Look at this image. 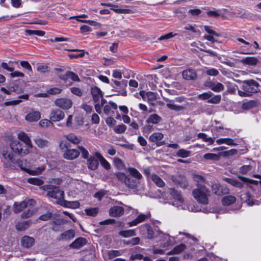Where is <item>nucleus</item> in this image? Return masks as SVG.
<instances>
[{"label":"nucleus","mask_w":261,"mask_h":261,"mask_svg":"<svg viewBox=\"0 0 261 261\" xmlns=\"http://www.w3.org/2000/svg\"><path fill=\"white\" fill-rule=\"evenodd\" d=\"M10 146L14 152L20 156H24L29 153L28 147L19 140H13Z\"/></svg>","instance_id":"nucleus-2"},{"label":"nucleus","mask_w":261,"mask_h":261,"mask_svg":"<svg viewBox=\"0 0 261 261\" xmlns=\"http://www.w3.org/2000/svg\"><path fill=\"white\" fill-rule=\"evenodd\" d=\"M87 240L82 237L75 239L69 245V247L72 249H80L87 244Z\"/></svg>","instance_id":"nucleus-16"},{"label":"nucleus","mask_w":261,"mask_h":261,"mask_svg":"<svg viewBox=\"0 0 261 261\" xmlns=\"http://www.w3.org/2000/svg\"><path fill=\"white\" fill-rule=\"evenodd\" d=\"M113 83L115 85L114 87L119 92V94L123 96H126L127 95V92L125 89L127 85V81L124 80L121 81L114 80Z\"/></svg>","instance_id":"nucleus-7"},{"label":"nucleus","mask_w":261,"mask_h":261,"mask_svg":"<svg viewBox=\"0 0 261 261\" xmlns=\"http://www.w3.org/2000/svg\"><path fill=\"white\" fill-rule=\"evenodd\" d=\"M35 239L28 236L22 237L20 240L21 245L25 248H31L35 244Z\"/></svg>","instance_id":"nucleus-14"},{"label":"nucleus","mask_w":261,"mask_h":261,"mask_svg":"<svg viewBox=\"0 0 261 261\" xmlns=\"http://www.w3.org/2000/svg\"><path fill=\"white\" fill-rule=\"evenodd\" d=\"M238 16L242 19H247L250 20L254 19L256 17V15H254L252 13L243 10H239L237 12Z\"/></svg>","instance_id":"nucleus-21"},{"label":"nucleus","mask_w":261,"mask_h":261,"mask_svg":"<svg viewBox=\"0 0 261 261\" xmlns=\"http://www.w3.org/2000/svg\"><path fill=\"white\" fill-rule=\"evenodd\" d=\"M259 84L253 80H245L243 82L242 89L251 96L259 91Z\"/></svg>","instance_id":"nucleus-4"},{"label":"nucleus","mask_w":261,"mask_h":261,"mask_svg":"<svg viewBox=\"0 0 261 261\" xmlns=\"http://www.w3.org/2000/svg\"><path fill=\"white\" fill-rule=\"evenodd\" d=\"M28 207V202L23 201L21 202H15L13 205V211L15 213L18 214L22 212L24 208Z\"/></svg>","instance_id":"nucleus-22"},{"label":"nucleus","mask_w":261,"mask_h":261,"mask_svg":"<svg viewBox=\"0 0 261 261\" xmlns=\"http://www.w3.org/2000/svg\"><path fill=\"white\" fill-rule=\"evenodd\" d=\"M186 248V246L184 244H180L176 246L174 248V251L176 254H179L183 251Z\"/></svg>","instance_id":"nucleus-60"},{"label":"nucleus","mask_w":261,"mask_h":261,"mask_svg":"<svg viewBox=\"0 0 261 261\" xmlns=\"http://www.w3.org/2000/svg\"><path fill=\"white\" fill-rule=\"evenodd\" d=\"M166 106L168 109L175 111H180L185 109L184 107L177 105L175 102L167 103Z\"/></svg>","instance_id":"nucleus-39"},{"label":"nucleus","mask_w":261,"mask_h":261,"mask_svg":"<svg viewBox=\"0 0 261 261\" xmlns=\"http://www.w3.org/2000/svg\"><path fill=\"white\" fill-rule=\"evenodd\" d=\"M124 212L123 207L119 206H114L109 211V215L114 217H120L124 214Z\"/></svg>","instance_id":"nucleus-15"},{"label":"nucleus","mask_w":261,"mask_h":261,"mask_svg":"<svg viewBox=\"0 0 261 261\" xmlns=\"http://www.w3.org/2000/svg\"><path fill=\"white\" fill-rule=\"evenodd\" d=\"M25 34L29 36L37 35L39 36H43L45 34V32L44 31L40 30H25Z\"/></svg>","instance_id":"nucleus-38"},{"label":"nucleus","mask_w":261,"mask_h":261,"mask_svg":"<svg viewBox=\"0 0 261 261\" xmlns=\"http://www.w3.org/2000/svg\"><path fill=\"white\" fill-rule=\"evenodd\" d=\"M162 120V118L157 114H154L150 115L146 120V122L148 124H158Z\"/></svg>","instance_id":"nucleus-32"},{"label":"nucleus","mask_w":261,"mask_h":261,"mask_svg":"<svg viewBox=\"0 0 261 261\" xmlns=\"http://www.w3.org/2000/svg\"><path fill=\"white\" fill-rule=\"evenodd\" d=\"M163 137L164 135L163 134L161 133H155L150 136L149 141L155 143L157 146H161L164 144V142H160Z\"/></svg>","instance_id":"nucleus-17"},{"label":"nucleus","mask_w":261,"mask_h":261,"mask_svg":"<svg viewBox=\"0 0 261 261\" xmlns=\"http://www.w3.org/2000/svg\"><path fill=\"white\" fill-rule=\"evenodd\" d=\"M116 110L117 109V105L114 102H109V105H107L104 106L103 111L106 115H109L111 109Z\"/></svg>","instance_id":"nucleus-37"},{"label":"nucleus","mask_w":261,"mask_h":261,"mask_svg":"<svg viewBox=\"0 0 261 261\" xmlns=\"http://www.w3.org/2000/svg\"><path fill=\"white\" fill-rule=\"evenodd\" d=\"M50 67L47 65L40 64L37 67L38 71L41 73L48 72L50 70Z\"/></svg>","instance_id":"nucleus-52"},{"label":"nucleus","mask_w":261,"mask_h":261,"mask_svg":"<svg viewBox=\"0 0 261 261\" xmlns=\"http://www.w3.org/2000/svg\"><path fill=\"white\" fill-rule=\"evenodd\" d=\"M34 141L36 145L40 148H43L47 145L48 141L46 140L42 139L40 138L37 137Z\"/></svg>","instance_id":"nucleus-46"},{"label":"nucleus","mask_w":261,"mask_h":261,"mask_svg":"<svg viewBox=\"0 0 261 261\" xmlns=\"http://www.w3.org/2000/svg\"><path fill=\"white\" fill-rule=\"evenodd\" d=\"M41 117V114L39 111H32L28 114L25 119L30 122L38 121Z\"/></svg>","instance_id":"nucleus-25"},{"label":"nucleus","mask_w":261,"mask_h":261,"mask_svg":"<svg viewBox=\"0 0 261 261\" xmlns=\"http://www.w3.org/2000/svg\"><path fill=\"white\" fill-rule=\"evenodd\" d=\"M236 201V198L232 195H227L223 197L221 199L222 204L225 206H229Z\"/></svg>","instance_id":"nucleus-28"},{"label":"nucleus","mask_w":261,"mask_h":261,"mask_svg":"<svg viewBox=\"0 0 261 261\" xmlns=\"http://www.w3.org/2000/svg\"><path fill=\"white\" fill-rule=\"evenodd\" d=\"M65 138L67 140L75 144H77L81 141V138L72 134L66 135Z\"/></svg>","instance_id":"nucleus-36"},{"label":"nucleus","mask_w":261,"mask_h":261,"mask_svg":"<svg viewBox=\"0 0 261 261\" xmlns=\"http://www.w3.org/2000/svg\"><path fill=\"white\" fill-rule=\"evenodd\" d=\"M85 212L87 215L94 217L98 213V209L97 208L86 209Z\"/></svg>","instance_id":"nucleus-61"},{"label":"nucleus","mask_w":261,"mask_h":261,"mask_svg":"<svg viewBox=\"0 0 261 261\" xmlns=\"http://www.w3.org/2000/svg\"><path fill=\"white\" fill-rule=\"evenodd\" d=\"M195 199L200 203L207 204L208 202V197L210 196V191L206 187L198 188L192 192Z\"/></svg>","instance_id":"nucleus-1"},{"label":"nucleus","mask_w":261,"mask_h":261,"mask_svg":"<svg viewBox=\"0 0 261 261\" xmlns=\"http://www.w3.org/2000/svg\"><path fill=\"white\" fill-rule=\"evenodd\" d=\"M119 234L123 237L128 238L136 236V232L135 229H128L120 231Z\"/></svg>","instance_id":"nucleus-35"},{"label":"nucleus","mask_w":261,"mask_h":261,"mask_svg":"<svg viewBox=\"0 0 261 261\" xmlns=\"http://www.w3.org/2000/svg\"><path fill=\"white\" fill-rule=\"evenodd\" d=\"M28 181L31 184L38 186L41 185L43 183V180L37 178H29L28 179Z\"/></svg>","instance_id":"nucleus-56"},{"label":"nucleus","mask_w":261,"mask_h":261,"mask_svg":"<svg viewBox=\"0 0 261 261\" xmlns=\"http://www.w3.org/2000/svg\"><path fill=\"white\" fill-rule=\"evenodd\" d=\"M140 239L139 237L133 238L129 240H123V243L125 245H131L132 246L137 245L139 243Z\"/></svg>","instance_id":"nucleus-47"},{"label":"nucleus","mask_w":261,"mask_h":261,"mask_svg":"<svg viewBox=\"0 0 261 261\" xmlns=\"http://www.w3.org/2000/svg\"><path fill=\"white\" fill-rule=\"evenodd\" d=\"M150 178L154 184L159 187H163L165 185V183L163 179L160 176L155 174H151Z\"/></svg>","instance_id":"nucleus-30"},{"label":"nucleus","mask_w":261,"mask_h":261,"mask_svg":"<svg viewBox=\"0 0 261 261\" xmlns=\"http://www.w3.org/2000/svg\"><path fill=\"white\" fill-rule=\"evenodd\" d=\"M43 189L47 191V196L55 199H62L64 197V192L60 189L59 187L51 185L44 186Z\"/></svg>","instance_id":"nucleus-3"},{"label":"nucleus","mask_w":261,"mask_h":261,"mask_svg":"<svg viewBox=\"0 0 261 261\" xmlns=\"http://www.w3.org/2000/svg\"><path fill=\"white\" fill-rule=\"evenodd\" d=\"M148 101H153L157 99L156 94L152 92H148L146 93Z\"/></svg>","instance_id":"nucleus-63"},{"label":"nucleus","mask_w":261,"mask_h":261,"mask_svg":"<svg viewBox=\"0 0 261 261\" xmlns=\"http://www.w3.org/2000/svg\"><path fill=\"white\" fill-rule=\"evenodd\" d=\"M78 150L80 151V153H81V156L84 159H87L89 158V153L87 149H86L83 146H77Z\"/></svg>","instance_id":"nucleus-43"},{"label":"nucleus","mask_w":261,"mask_h":261,"mask_svg":"<svg viewBox=\"0 0 261 261\" xmlns=\"http://www.w3.org/2000/svg\"><path fill=\"white\" fill-rule=\"evenodd\" d=\"M65 114L64 111L59 109H54L50 111L49 118L53 122H58L65 118Z\"/></svg>","instance_id":"nucleus-6"},{"label":"nucleus","mask_w":261,"mask_h":261,"mask_svg":"<svg viewBox=\"0 0 261 261\" xmlns=\"http://www.w3.org/2000/svg\"><path fill=\"white\" fill-rule=\"evenodd\" d=\"M95 155L98 159L101 166L106 170L110 169L111 166L109 162L103 157V156L98 152H95Z\"/></svg>","instance_id":"nucleus-29"},{"label":"nucleus","mask_w":261,"mask_h":261,"mask_svg":"<svg viewBox=\"0 0 261 261\" xmlns=\"http://www.w3.org/2000/svg\"><path fill=\"white\" fill-rule=\"evenodd\" d=\"M197 137L199 138L202 139L205 142H208L211 144H213L214 142V140L213 138L211 137L208 138L207 135L204 133H199L197 135Z\"/></svg>","instance_id":"nucleus-50"},{"label":"nucleus","mask_w":261,"mask_h":261,"mask_svg":"<svg viewBox=\"0 0 261 261\" xmlns=\"http://www.w3.org/2000/svg\"><path fill=\"white\" fill-rule=\"evenodd\" d=\"M34 213L33 210H28L27 211L23 212L21 215L22 219H28L32 217Z\"/></svg>","instance_id":"nucleus-62"},{"label":"nucleus","mask_w":261,"mask_h":261,"mask_svg":"<svg viewBox=\"0 0 261 261\" xmlns=\"http://www.w3.org/2000/svg\"><path fill=\"white\" fill-rule=\"evenodd\" d=\"M31 224V220L18 222L15 225V228L18 231H24L30 227Z\"/></svg>","instance_id":"nucleus-24"},{"label":"nucleus","mask_w":261,"mask_h":261,"mask_svg":"<svg viewBox=\"0 0 261 261\" xmlns=\"http://www.w3.org/2000/svg\"><path fill=\"white\" fill-rule=\"evenodd\" d=\"M143 227L147 230V238L149 239H152L154 232L151 226L148 224H145L143 226Z\"/></svg>","instance_id":"nucleus-54"},{"label":"nucleus","mask_w":261,"mask_h":261,"mask_svg":"<svg viewBox=\"0 0 261 261\" xmlns=\"http://www.w3.org/2000/svg\"><path fill=\"white\" fill-rule=\"evenodd\" d=\"M122 253V251L120 250H111L108 252V257L109 259H113L116 256L121 255Z\"/></svg>","instance_id":"nucleus-55"},{"label":"nucleus","mask_w":261,"mask_h":261,"mask_svg":"<svg viewBox=\"0 0 261 261\" xmlns=\"http://www.w3.org/2000/svg\"><path fill=\"white\" fill-rule=\"evenodd\" d=\"M53 121H51V120L50 119H42L40 121L39 125L41 127H44V128L53 127L54 124H53Z\"/></svg>","instance_id":"nucleus-40"},{"label":"nucleus","mask_w":261,"mask_h":261,"mask_svg":"<svg viewBox=\"0 0 261 261\" xmlns=\"http://www.w3.org/2000/svg\"><path fill=\"white\" fill-rule=\"evenodd\" d=\"M259 62L257 58L253 57H248L240 60V62L244 65L255 66Z\"/></svg>","instance_id":"nucleus-26"},{"label":"nucleus","mask_w":261,"mask_h":261,"mask_svg":"<svg viewBox=\"0 0 261 261\" xmlns=\"http://www.w3.org/2000/svg\"><path fill=\"white\" fill-rule=\"evenodd\" d=\"M252 169V166L250 165H244L240 168L239 172L243 174H245L250 171Z\"/></svg>","instance_id":"nucleus-57"},{"label":"nucleus","mask_w":261,"mask_h":261,"mask_svg":"<svg viewBox=\"0 0 261 261\" xmlns=\"http://www.w3.org/2000/svg\"><path fill=\"white\" fill-rule=\"evenodd\" d=\"M169 193L173 199L175 200L179 201V202H182L184 200L180 195V194L174 189L171 188L169 189Z\"/></svg>","instance_id":"nucleus-31"},{"label":"nucleus","mask_w":261,"mask_h":261,"mask_svg":"<svg viewBox=\"0 0 261 261\" xmlns=\"http://www.w3.org/2000/svg\"><path fill=\"white\" fill-rule=\"evenodd\" d=\"M171 179L174 183L179 185L180 187L182 188H188L189 186L188 181H187L186 178L184 176H172Z\"/></svg>","instance_id":"nucleus-9"},{"label":"nucleus","mask_w":261,"mask_h":261,"mask_svg":"<svg viewBox=\"0 0 261 261\" xmlns=\"http://www.w3.org/2000/svg\"><path fill=\"white\" fill-rule=\"evenodd\" d=\"M80 205V203L77 201H66L64 206L67 207L76 208H78Z\"/></svg>","instance_id":"nucleus-51"},{"label":"nucleus","mask_w":261,"mask_h":261,"mask_svg":"<svg viewBox=\"0 0 261 261\" xmlns=\"http://www.w3.org/2000/svg\"><path fill=\"white\" fill-rule=\"evenodd\" d=\"M87 17H88L87 15H86L85 14H83L81 15L75 16L72 18L75 19L77 21L82 22L89 23V24H90L91 25H93L94 23H96V22L94 21L86 20H83V19H80L81 18H87Z\"/></svg>","instance_id":"nucleus-45"},{"label":"nucleus","mask_w":261,"mask_h":261,"mask_svg":"<svg viewBox=\"0 0 261 261\" xmlns=\"http://www.w3.org/2000/svg\"><path fill=\"white\" fill-rule=\"evenodd\" d=\"M0 154L1 155L2 161L5 167L9 168L11 167L12 164L15 163L13 155L12 153L8 152V148L7 147H3L1 148Z\"/></svg>","instance_id":"nucleus-5"},{"label":"nucleus","mask_w":261,"mask_h":261,"mask_svg":"<svg viewBox=\"0 0 261 261\" xmlns=\"http://www.w3.org/2000/svg\"><path fill=\"white\" fill-rule=\"evenodd\" d=\"M184 79L187 80H195L197 78V74L195 70L189 69L185 70L182 73Z\"/></svg>","instance_id":"nucleus-19"},{"label":"nucleus","mask_w":261,"mask_h":261,"mask_svg":"<svg viewBox=\"0 0 261 261\" xmlns=\"http://www.w3.org/2000/svg\"><path fill=\"white\" fill-rule=\"evenodd\" d=\"M224 89V85L219 82L214 83L213 86L212 87V90L216 92H220Z\"/></svg>","instance_id":"nucleus-44"},{"label":"nucleus","mask_w":261,"mask_h":261,"mask_svg":"<svg viewBox=\"0 0 261 261\" xmlns=\"http://www.w3.org/2000/svg\"><path fill=\"white\" fill-rule=\"evenodd\" d=\"M91 93L93 101L95 102L98 101L101 98H103V94L101 90L97 87H94L91 89Z\"/></svg>","instance_id":"nucleus-18"},{"label":"nucleus","mask_w":261,"mask_h":261,"mask_svg":"<svg viewBox=\"0 0 261 261\" xmlns=\"http://www.w3.org/2000/svg\"><path fill=\"white\" fill-rule=\"evenodd\" d=\"M18 138L19 140L23 142L24 145L30 148L33 147V145L30 138L27 134L24 132H20L18 134Z\"/></svg>","instance_id":"nucleus-20"},{"label":"nucleus","mask_w":261,"mask_h":261,"mask_svg":"<svg viewBox=\"0 0 261 261\" xmlns=\"http://www.w3.org/2000/svg\"><path fill=\"white\" fill-rule=\"evenodd\" d=\"M55 105L63 110H68L71 108L72 102L67 98H61L55 100Z\"/></svg>","instance_id":"nucleus-8"},{"label":"nucleus","mask_w":261,"mask_h":261,"mask_svg":"<svg viewBox=\"0 0 261 261\" xmlns=\"http://www.w3.org/2000/svg\"><path fill=\"white\" fill-rule=\"evenodd\" d=\"M67 75H68V78L71 79L74 82H80V79L78 75L71 71H67Z\"/></svg>","instance_id":"nucleus-64"},{"label":"nucleus","mask_w":261,"mask_h":261,"mask_svg":"<svg viewBox=\"0 0 261 261\" xmlns=\"http://www.w3.org/2000/svg\"><path fill=\"white\" fill-rule=\"evenodd\" d=\"M80 155V151L76 149H67L63 153V157L68 160L76 159Z\"/></svg>","instance_id":"nucleus-11"},{"label":"nucleus","mask_w":261,"mask_h":261,"mask_svg":"<svg viewBox=\"0 0 261 261\" xmlns=\"http://www.w3.org/2000/svg\"><path fill=\"white\" fill-rule=\"evenodd\" d=\"M128 170L132 176L137 179L139 180L142 178V175L136 169L134 168H128Z\"/></svg>","instance_id":"nucleus-41"},{"label":"nucleus","mask_w":261,"mask_h":261,"mask_svg":"<svg viewBox=\"0 0 261 261\" xmlns=\"http://www.w3.org/2000/svg\"><path fill=\"white\" fill-rule=\"evenodd\" d=\"M98 159L95 155V152L92 155L90 156L87 159V165L89 169L91 170H96L99 166Z\"/></svg>","instance_id":"nucleus-10"},{"label":"nucleus","mask_w":261,"mask_h":261,"mask_svg":"<svg viewBox=\"0 0 261 261\" xmlns=\"http://www.w3.org/2000/svg\"><path fill=\"white\" fill-rule=\"evenodd\" d=\"M238 152V151L236 149H231L229 150L224 151L220 152V156H224V157H227L229 156H231L233 155H234L237 154Z\"/></svg>","instance_id":"nucleus-48"},{"label":"nucleus","mask_w":261,"mask_h":261,"mask_svg":"<svg viewBox=\"0 0 261 261\" xmlns=\"http://www.w3.org/2000/svg\"><path fill=\"white\" fill-rule=\"evenodd\" d=\"M190 151L185 150L184 149H180L178 150L176 152V155L181 158H187L188 157L190 154Z\"/></svg>","instance_id":"nucleus-49"},{"label":"nucleus","mask_w":261,"mask_h":261,"mask_svg":"<svg viewBox=\"0 0 261 261\" xmlns=\"http://www.w3.org/2000/svg\"><path fill=\"white\" fill-rule=\"evenodd\" d=\"M192 178L194 181L196 182V185L197 187V188L205 187L204 186L205 182V179L202 176L196 174H193L192 175Z\"/></svg>","instance_id":"nucleus-27"},{"label":"nucleus","mask_w":261,"mask_h":261,"mask_svg":"<svg viewBox=\"0 0 261 261\" xmlns=\"http://www.w3.org/2000/svg\"><path fill=\"white\" fill-rule=\"evenodd\" d=\"M212 191L216 195H221L227 194L229 192V190L219 184H214L212 186Z\"/></svg>","instance_id":"nucleus-13"},{"label":"nucleus","mask_w":261,"mask_h":261,"mask_svg":"<svg viewBox=\"0 0 261 261\" xmlns=\"http://www.w3.org/2000/svg\"><path fill=\"white\" fill-rule=\"evenodd\" d=\"M124 184L128 188L134 189L137 186L138 182L137 179H134L132 177L128 176Z\"/></svg>","instance_id":"nucleus-34"},{"label":"nucleus","mask_w":261,"mask_h":261,"mask_svg":"<svg viewBox=\"0 0 261 261\" xmlns=\"http://www.w3.org/2000/svg\"><path fill=\"white\" fill-rule=\"evenodd\" d=\"M75 237V231L73 229H69L65 231L60 236H59L57 239L58 241H68L73 239Z\"/></svg>","instance_id":"nucleus-12"},{"label":"nucleus","mask_w":261,"mask_h":261,"mask_svg":"<svg viewBox=\"0 0 261 261\" xmlns=\"http://www.w3.org/2000/svg\"><path fill=\"white\" fill-rule=\"evenodd\" d=\"M203 158L206 160L218 161L220 159V153L218 154L215 153H207L204 155Z\"/></svg>","instance_id":"nucleus-42"},{"label":"nucleus","mask_w":261,"mask_h":261,"mask_svg":"<svg viewBox=\"0 0 261 261\" xmlns=\"http://www.w3.org/2000/svg\"><path fill=\"white\" fill-rule=\"evenodd\" d=\"M126 126L123 124L117 125L114 128V130L117 134L123 133L126 130Z\"/></svg>","instance_id":"nucleus-53"},{"label":"nucleus","mask_w":261,"mask_h":261,"mask_svg":"<svg viewBox=\"0 0 261 261\" xmlns=\"http://www.w3.org/2000/svg\"><path fill=\"white\" fill-rule=\"evenodd\" d=\"M223 179L224 181L235 187L240 189L243 187V184L237 180L228 177H224Z\"/></svg>","instance_id":"nucleus-33"},{"label":"nucleus","mask_w":261,"mask_h":261,"mask_svg":"<svg viewBox=\"0 0 261 261\" xmlns=\"http://www.w3.org/2000/svg\"><path fill=\"white\" fill-rule=\"evenodd\" d=\"M45 169L44 166H41L34 170H29L28 173L30 174H39Z\"/></svg>","instance_id":"nucleus-59"},{"label":"nucleus","mask_w":261,"mask_h":261,"mask_svg":"<svg viewBox=\"0 0 261 261\" xmlns=\"http://www.w3.org/2000/svg\"><path fill=\"white\" fill-rule=\"evenodd\" d=\"M213 94L211 91L205 92L198 95V98L202 100H209V98L213 96Z\"/></svg>","instance_id":"nucleus-58"},{"label":"nucleus","mask_w":261,"mask_h":261,"mask_svg":"<svg viewBox=\"0 0 261 261\" xmlns=\"http://www.w3.org/2000/svg\"><path fill=\"white\" fill-rule=\"evenodd\" d=\"M259 104V103L257 100H250L244 102L242 105L241 108L243 110L247 111L252 108L258 107Z\"/></svg>","instance_id":"nucleus-23"}]
</instances>
